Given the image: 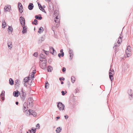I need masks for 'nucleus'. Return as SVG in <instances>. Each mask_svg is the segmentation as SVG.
Masks as SVG:
<instances>
[{
    "label": "nucleus",
    "instance_id": "4be33fe9",
    "mask_svg": "<svg viewBox=\"0 0 133 133\" xmlns=\"http://www.w3.org/2000/svg\"><path fill=\"white\" fill-rule=\"evenodd\" d=\"M30 111H31V115H32L34 117L35 116L37 115V113L35 111L31 110H30Z\"/></svg>",
    "mask_w": 133,
    "mask_h": 133
},
{
    "label": "nucleus",
    "instance_id": "0e129e2a",
    "mask_svg": "<svg viewBox=\"0 0 133 133\" xmlns=\"http://www.w3.org/2000/svg\"><path fill=\"white\" fill-rule=\"evenodd\" d=\"M24 86H25L26 87L27 86V85H26V83H24Z\"/></svg>",
    "mask_w": 133,
    "mask_h": 133
},
{
    "label": "nucleus",
    "instance_id": "a878e982",
    "mask_svg": "<svg viewBox=\"0 0 133 133\" xmlns=\"http://www.w3.org/2000/svg\"><path fill=\"white\" fill-rule=\"evenodd\" d=\"M3 21H4L3 22L2 21V27L3 28H4L6 26V23L4 20H3Z\"/></svg>",
    "mask_w": 133,
    "mask_h": 133
},
{
    "label": "nucleus",
    "instance_id": "ddd939ff",
    "mask_svg": "<svg viewBox=\"0 0 133 133\" xmlns=\"http://www.w3.org/2000/svg\"><path fill=\"white\" fill-rule=\"evenodd\" d=\"M60 21V19H59L58 18V15H57V16L55 17V22L57 23H58L57 24L56 26L58 27L59 26V25L58 24L59 23Z\"/></svg>",
    "mask_w": 133,
    "mask_h": 133
},
{
    "label": "nucleus",
    "instance_id": "13d9d810",
    "mask_svg": "<svg viewBox=\"0 0 133 133\" xmlns=\"http://www.w3.org/2000/svg\"><path fill=\"white\" fill-rule=\"evenodd\" d=\"M61 53H59L58 54V56L60 58H61Z\"/></svg>",
    "mask_w": 133,
    "mask_h": 133
},
{
    "label": "nucleus",
    "instance_id": "052dcab7",
    "mask_svg": "<svg viewBox=\"0 0 133 133\" xmlns=\"http://www.w3.org/2000/svg\"><path fill=\"white\" fill-rule=\"evenodd\" d=\"M28 131H30L31 133H32V131L31 130H30V129H29L28 130Z\"/></svg>",
    "mask_w": 133,
    "mask_h": 133
},
{
    "label": "nucleus",
    "instance_id": "3c124183",
    "mask_svg": "<svg viewBox=\"0 0 133 133\" xmlns=\"http://www.w3.org/2000/svg\"><path fill=\"white\" fill-rule=\"evenodd\" d=\"M63 79H62V78L61 77H60L59 78V80L60 81H61L62 80L63 81H64L65 80V78H62Z\"/></svg>",
    "mask_w": 133,
    "mask_h": 133
},
{
    "label": "nucleus",
    "instance_id": "f704fd0d",
    "mask_svg": "<svg viewBox=\"0 0 133 133\" xmlns=\"http://www.w3.org/2000/svg\"><path fill=\"white\" fill-rule=\"evenodd\" d=\"M43 51L44 52V53L46 55H49V53L48 51H45L44 49H43Z\"/></svg>",
    "mask_w": 133,
    "mask_h": 133
},
{
    "label": "nucleus",
    "instance_id": "a18cd8bd",
    "mask_svg": "<svg viewBox=\"0 0 133 133\" xmlns=\"http://www.w3.org/2000/svg\"><path fill=\"white\" fill-rule=\"evenodd\" d=\"M75 91H75V93H77L79 92V90H78L77 88L75 90Z\"/></svg>",
    "mask_w": 133,
    "mask_h": 133
},
{
    "label": "nucleus",
    "instance_id": "c85d7f7f",
    "mask_svg": "<svg viewBox=\"0 0 133 133\" xmlns=\"http://www.w3.org/2000/svg\"><path fill=\"white\" fill-rule=\"evenodd\" d=\"M37 20L36 19L34 20V21L32 22V23L34 24L35 25H36L37 24Z\"/></svg>",
    "mask_w": 133,
    "mask_h": 133
},
{
    "label": "nucleus",
    "instance_id": "5fc2aeb1",
    "mask_svg": "<svg viewBox=\"0 0 133 133\" xmlns=\"http://www.w3.org/2000/svg\"><path fill=\"white\" fill-rule=\"evenodd\" d=\"M60 118V117L59 116H57L56 117V121L58 119H59Z\"/></svg>",
    "mask_w": 133,
    "mask_h": 133
},
{
    "label": "nucleus",
    "instance_id": "0eeeda50",
    "mask_svg": "<svg viewBox=\"0 0 133 133\" xmlns=\"http://www.w3.org/2000/svg\"><path fill=\"white\" fill-rule=\"evenodd\" d=\"M21 94L20 95L22 101H24L25 98L26 94L23 91V89L21 90Z\"/></svg>",
    "mask_w": 133,
    "mask_h": 133
},
{
    "label": "nucleus",
    "instance_id": "1a4fd4ad",
    "mask_svg": "<svg viewBox=\"0 0 133 133\" xmlns=\"http://www.w3.org/2000/svg\"><path fill=\"white\" fill-rule=\"evenodd\" d=\"M19 21L22 26H23V25H25V20L24 18L22 16L20 17L19 18Z\"/></svg>",
    "mask_w": 133,
    "mask_h": 133
},
{
    "label": "nucleus",
    "instance_id": "7ed1b4c3",
    "mask_svg": "<svg viewBox=\"0 0 133 133\" xmlns=\"http://www.w3.org/2000/svg\"><path fill=\"white\" fill-rule=\"evenodd\" d=\"M57 107L60 110H64L65 106L61 102L57 103Z\"/></svg>",
    "mask_w": 133,
    "mask_h": 133
},
{
    "label": "nucleus",
    "instance_id": "a211bd4d",
    "mask_svg": "<svg viewBox=\"0 0 133 133\" xmlns=\"http://www.w3.org/2000/svg\"><path fill=\"white\" fill-rule=\"evenodd\" d=\"M34 6L33 3H30L28 6V8L30 10H32L34 8Z\"/></svg>",
    "mask_w": 133,
    "mask_h": 133
},
{
    "label": "nucleus",
    "instance_id": "b1692460",
    "mask_svg": "<svg viewBox=\"0 0 133 133\" xmlns=\"http://www.w3.org/2000/svg\"><path fill=\"white\" fill-rule=\"evenodd\" d=\"M9 83L11 85H12L14 84V81L11 78H10L9 79Z\"/></svg>",
    "mask_w": 133,
    "mask_h": 133
},
{
    "label": "nucleus",
    "instance_id": "6e6552de",
    "mask_svg": "<svg viewBox=\"0 0 133 133\" xmlns=\"http://www.w3.org/2000/svg\"><path fill=\"white\" fill-rule=\"evenodd\" d=\"M128 94L129 95V98L130 100H131L132 98L133 91L132 90L130 89L128 91Z\"/></svg>",
    "mask_w": 133,
    "mask_h": 133
},
{
    "label": "nucleus",
    "instance_id": "58836bf2",
    "mask_svg": "<svg viewBox=\"0 0 133 133\" xmlns=\"http://www.w3.org/2000/svg\"><path fill=\"white\" fill-rule=\"evenodd\" d=\"M31 111H30V110H28L27 112V114H29V115H31Z\"/></svg>",
    "mask_w": 133,
    "mask_h": 133
},
{
    "label": "nucleus",
    "instance_id": "dca6fc26",
    "mask_svg": "<svg viewBox=\"0 0 133 133\" xmlns=\"http://www.w3.org/2000/svg\"><path fill=\"white\" fill-rule=\"evenodd\" d=\"M44 60H46L45 56H44L42 54H41L40 55V61H42Z\"/></svg>",
    "mask_w": 133,
    "mask_h": 133
},
{
    "label": "nucleus",
    "instance_id": "c03bdc74",
    "mask_svg": "<svg viewBox=\"0 0 133 133\" xmlns=\"http://www.w3.org/2000/svg\"><path fill=\"white\" fill-rule=\"evenodd\" d=\"M73 54L70 55L69 56L70 57V60H71L72 59L73 57Z\"/></svg>",
    "mask_w": 133,
    "mask_h": 133
},
{
    "label": "nucleus",
    "instance_id": "20e7f679",
    "mask_svg": "<svg viewBox=\"0 0 133 133\" xmlns=\"http://www.w3.org/2000/svg\"><path fill=\"white\" fill-rule=\"evenodd\" d=\"M131 51L132 49L131 48L130 46H128L125 51V52L126 54L127 57H129L130 56V52Z\"/></svg>",
    "mask_w": 133,
    "mask_h": 133
},
{
    "label": "nucleus",
    "instance_id": "69168bd1",
    "mask_svg": "<svg viewBox=\"0 0 133 133\" xmlns=\"http://www.w3.org/2000/svg\"><path fill=\"white\" fill-rule=\"evenodd\" d=\"M61 84H63L64 83V82L63 81H62L61 83Z\"/></svg>",
    "mask_w": 133,
    "mask_h": 133
},
{
    "label": "nucleus",
    "instance_id": "2f4dec72",
    "mask_svg": "<svg viewBox=\"0 0 133 133\" xmlns=\"http://www.w3.org/2000/svg\"><path fill=\"white\" fill-rule=\"evenodd\" d=\"M69 54L70 55L73 54V50L70 48H69Z\"/></svg>",
    "mask_w": 133,
    "mask_h": 133
},
{
    "label": "nucleus",
    "instance_id": "e433bc0d",
    "mask_svg": "<svg viewBox=\"0 0 133 133\" xmlns=\"http://www.w3.org/2000/svg\"><path fill=\"white\" fill-rule=\"evenodd\" d=\"M31 130L32 131V133H35L36 132V128H35V129H33V128H32L31 129Z\"/></svg>",
    "mask_w": 133,
    "mask_h": 133
},
{
    "label": "nucleus",
    "instance_id": "774afa93",
    "mask_svg": "<svg viewBox=\"0 0 133 133\" xmlns=\"http://www.w3.org/2000/svg\"><path fill=\"white\" fill-rule=\"evenodd\" d=\"M51 59H49V61H50V62H51Z\"/></svg>",
    "mask_w": 133,
    "mask_h": 133
},
{
    "label": "nucleus",
    "instance_id": "473e14b6",
    "mask_svg": "<svg viewBox=\"0 0 133 133\" xmlns=\"http://www.w3.org/2000/svg\"><path fill=\"white\" fill-rule=\"evenodd\" d=\"M8 30L10 31H11L12 32L13 31V28L11 27L10 26H9V27L8 28Z\"/></svg>",
    "mask_w": 133,
    "mask_h": 133
},
{
    "label": "nucleus",
    "instance_id": "09e8293b",
    "mask_svg": "<svg viewBox=\"0 0 133 133\" xmlns=\"http://www.w3.org/2000/svg\"><path fill=\"white\" fill-rule=\"evenodd\" d=\"M66 71V68L65 67H63L62 68V71L63 72L65 71Z\"/></svg>",
    "mask_w": 133,
    "mask_h": 133
},
{
    "label": "nucleus",
    "instance_id": "49530a36",
    "mask_svg": "<svg viewBox=\"0 0 133 133\" xmlns=\"http://www.w3.org/2000/svg\"><path fill=\"white\" fill-rule=\"evenodd\" d=\"M38 55L37 52H35L34 53V56L35 57H36Z\"/></svg>",
    "mask_w": 133,
    "mask_h": 133
},
{
    "label": "nucleus",
    "instance_id": "ea45409f",
    "mask_svg": "<svg viewBox=\"0 0 133 133\" xmlns=\"http://www.w3.org/2000/svg\"><path fill=\"white\" fill-rule=\"evenodd\" d=\"M18 8H20V7H22V6L21 4V3H20L19 2L18 3Z\"/></svg>",
    "mask_w": 133,
    "mask_h": 133
},
{
    "label": "nucleus",
    "instance_id": "6ab92c4d",
    "mask_svg": "<svg viewBox=\"0 0 133 133\" xmlns=\"http://www.w3.org/2000/svg\"><path fill=\"white\" fill-rule=\"evenodd\" d=\"M10 49H11L12 47V42L11 41H9L7 43Z\"/></svg>",
    "mask_w": 133,
    "mask_h": 133
},
{
    "label": "nucleus",
    "instance_id": "8fccbe9b",
    "mask_svg": "<svg viewBox=\"0 0 133 133\" xmlns=\"http://www.w3.org/2000/svg\"><path fill=\"white\" fill-rule=\"evenodd\" d=\"M15 87L16 88H18L19 87V86L20 85H18V84H15Z\"/></svg>",
    "mask_w": 133,
    "mask_h": 133
},
{
    "label": "nucleus",
    "instance_id": "cd10ccee",
    "mask_svg": "<svg viewBox=\"0 0 133 133\" xmlns=\"http://www.w3.org/2000/svg\"><path fill=\"white\" fill-rule=\"evenodd\" d=\"M49 84L48 83V81H46L45 82V88L46 89H48L49 88Z\"/></svg>",
    "mask_w": 133,
    "mask_h": 133
},
{
    "label": "nucleus",
    "instance_id": "7c9ffc66",
    "mask_svg": "<svg viewBox=\"0 0 133 133\" xmlns=\"http://www.w3.org/2000/svg\"><path fill=\"white\" fill-rule=\"evenodd\" d=\"M19 12L21 13H22L23 12V7L19 8Z\"/></svg>",
    "mask_w": 133,
    "mask_h": 133
},
{
    "label": "nucleus",
    "instance_id": "a19ab883",
    "mask_svg": "<svg viewBox=\"0 0 133 133\" xmlns=\"http://www.w3.org/2000/svg\"><path fill=\"white\" fill-rule=\"evenodd\" d=\"M40 127V125L38 123L36 125V127L37 129L38 128L39 129Z\"/></svg>",
    "mask_w": 133,
    "mask_h": 133
},
{
    "label": "nucleus",
    "instance_id": "603ef678",
    "mask_svg": "<svg viewBox=\"0 0 133 133\" xmlns=\"http://www.w3.org/2000/svg\"><path fill=\"white\" fill-rule=\"evenodd\" d=\"M42 42V41H41V39H39L38 40V43H41Z\"/></svg>",
    "mask_w": 133,
    "mask_h": 133
},
{
    "label": "nucleus",
    "instance_id": "4c0bfd02",
    "mask_svg": "<svg viewBox=\"0 0 133 133\" xmlns=\"http://www.w3.org/2000/svg\"><path fill=\"white\" fill-rule=\"evenodd\" d=\"M40 9L43 12H45V13H46V12H45V10H44V9L43 8L42 6V7L41 8V9Z\"/></svg>",
    "mask_w": 133,
    "mask_h": 133
},
{
    "label": "nucleus",
    "instance_id": "423d86ee",
    "mask_svg": "<svg viewBox=\"0 0 133 133\" xmlns=\"http://www.w3.org/2000/svg\"><path fill=\"white\" fill-rule=\"evenodd\" d=\"M109 78L111 81L113 80V75L114 74V71L113 69L111 70V69H110V71L109 72Z\"/></svg>",
    "mask_w": 133,
    "mask_h": 133
},
{
    "label": "nucleus",
    "instance_id": "39448f33",
    "mask_svg": "<svg viewBox=\"0 0 133 133\" xmlns=\"http://www.w3.org/2000/svg\"><path fill=\"white\" fill-rule=\"evenodd\" d=\"M122 34V32L120 34V36L118 39V40L117 42V43H115V46L114 47V48L115 46H119L121 43L122 41V38L123 37V36H121V35Z\"/></svg>",
    "mask_w": 133,
    "mask_h": 133
},
{
    "label": "nucleus",
    "instance_id": "f3484780",
    "mask_svg": "<svg viewBox=\"0 0 133 133\" xmlns=\"http://www.w3.org/2000/svg\"><path fill=\"white\" fill-rule=\"evenodd\" d=\"M30 77L29 76H28V77H26L24 78L23 79V83H26L28 82V81L30 79Z\"/></svg>",
    "mask_w": 133,
    "mask_h": 133
},
{
    "label": "nucleus",
    "instance_id": "f03ea898",
    "mask_svg": "<svg viewBox=\"0 0 133 133\" xmlns=\"http://www.w3.org/2000/svg\"><path fill=\"white\" fill-rule=\"evenodd\" d=\"M47 61L44 60L42 61H39V65L40 67L43 69H45L46 67Z\"/></svg>",
    "mask_w": 133,
    "mask_h": 133
},
{
    "label": "nucleus",
    "instance_id": "bb28decb",
    "mask_svg": "<svg viewBox=\"0 0 133 133\" xmlns=\"http://www.w3.org/2000/svg\"><path fill=\"white\" fill-rule=\"evenodd\" d=\"M53 68L52 67L50 66H48V68L47 69L48 71V72H51Z\"/></svg>",
    "mask_w": 133,
    "mask_h": 133
},
{
    "label": "nucleus",
    "instance_id": "bf43d9fd",
    "mask_svg": "<svg viewBox=\"0 0 133 133\" xmlns=\"http://www.w3.org/2000/svg\"><path fill=\"white\" fill-rule=\"evenodd\" d=\"M60 52L61 53L63 52V49H61L60 50Z\"/></svg>",
    "mask_w": 133,
    "mask_h": 133
},
{
    "label": "nucleus",
    "instance_id": "9b49d317",
    "mask_svg": "<svg viewBox=\"0 0 133 133\" xmlns=\"http://www.w3.org/2000/svg\"><path fill=\"white\" fill-rule=\"evenodd\" d=\"M5 11H9L11 9V7L10 5H6L4 9Z\"/></svg>",
    "mask_w": 133,
    "mask_h": 133
},
{
    "label": "nucleus",
    "instance_id": "5701e85b",
    "mask_svg": "<svg viewBox=\"0 0 133 133\" xmlns=\"http://www.w3.org/2000/svg\"><path fill=\"white\" fill-rule=\"evenodd\" d=\"M62 129L61 127L57 128L56 130V132L57 133H59L61 131Z\"/></svg>",
    "mask_w": 133,
    "mask_h": 133
},
{
    "label": "nucleus",
    "instance_id": "864d4df0",
    "mask_svg": "<svg viewBox=\"0 0 133 133\" xmlns=\"http://www.w3.org/2000/svg\"><path fill=\"white\" fill-rule=\"evenodd\" d=\"M64 117L65 119H67L68 118V116L67 115L64 116Z\"/></svg>",
    "mask_w": 133,
    "mask_h": 133
},
{
    "label": "nucleus",
    "instance_id": "e2e57ef3",
    "mask_svg": "<svg viewBox=\"0 0 133 133\" xmlns=\"http://www.w3.org/2000/svg\"><path fill=\"white\" fill-rule=\"evenodd\" d=\"M34 75H33V76H32V75L31 76V77L32 78H34Z\"/></svg>",
    "mask_w": 133,
    "mask_h": 133
},
{
    "label": "nucleus",
    "instance_id": "6e6d98bb",
    "mask_svg": "<svg viewBox=\"0 0 133 133\" xmlns=\"http://www.w3.org/2000/svg\"><path fill=\"white\" fill-rule=\"evenodd\" d=\"M61 56L62 57H63L64 55V52H63L61 53Z\"/></svg>",
    "mask_w": 133,
    "mask_h": 133
},
{
    "label": "nucleus",
    "instance_id": "2eb2a0df",
    "mask_svg": "<svg viewBox=\"0 0 133 133\" xmlns=\"http://www.w3.org/2000/svg\"><path fill=\"white\" fill-rule=\"evenodd\" d=\"M5 92L4 91H2L0 95L1 98L3 101H4L5 99Z\"/></svg>",
    "mask_w": 133,
    "mask_h": 133
},
{
    "label": "nucleus",
    "instance_id": "79ce46f5",
    "mask_svg": "<svg viewBox=\"0 0 133 133\" xmlns=\"http://www.w3.org/2000/svg\"><path fill=\"white\" fill-rule=\"evenodd\" d=\"M44 36H42L41 37V41H42H42H44L45 40V38H44V37H43Z\"/></svg>",
    "mask_w": 133,
    "mask_h": 133
},
{
    "label": "nucleus",
    "instance_id": "4468645a",
    "mask_svg": "<svg viewBox=\"0 0 133 133\" xmlns=\"http://www.w3.org/2000/svg\"><path fill=\"white\" fill-rule=\"evenodd\" d=\"M20 94V93L19 91L18 90H16L14 92L13 95L14 97H17Z\"/></svg>",
    "mask_w": 133,
    "mask_h": 133
},
{
    "label": "nucleus",
    "instance_id": "c9c22d12",
    "mask_svg": "<svg viewBox=\"0 0 133 133\" xmlns=\"http://www.w3.org/2000/svg\"><path fill=\"white\" fill-rule=\"evenodd\" d=\"M65 93L64 91H61V93H62V95H65V94L67 93V92L66 91H65Z\"/></svg>",
    "mask_w": 133,
    "mask_h": 133
},
{
    "label": "nucleus",
    "instance_id": "f8f14e48",
    "mask_svg": "<svg viewBox=\"0 0 133 133\" xmlns=\"http://www.w3.org/2000/svg\"><path fill=\"white\" fill-rule=\"evenodd\" d=\"M23 28V30L22 31V32L23 34H24V33H26L27 32V28L26 26H25V25L22 26Z\"/></svg>",
    "mask_w": 133,
    "mask_h": 133
},
{
    "label": "nucleus",
    "instance_id": "de8ad7c7",
    "mask_svg": "<svg viewBox=\"0 0 133 133\" xmlns=\"http://www.w3.org/2000/svg\"><path fill=\"white\" fill-rule=\"evenodd\" d=\"M36 73V70H34L32 72V73H33L32 75L34 76Z\"/></svg>",
    "mask_w": 133,
    "mask_h": 133
},
{
    "label": "nucleus",
    "instance_id": "338daca9",
    "mask_svg": "<svg viewBox=\"0 0 133 133\" xmlns=\"http://www.w3.org/2000/svg\"><path fill=\"white\" fill-rule=\"evenodd\" d=\"M46 1H47L48 2H49L51 1V0H46Z\"/></svg>",
    "mask_w": 133,
    "mask_h": 133
},
{
    "label": "nucleus",
    "instance_id": "f257e3e1",
    "mask_svg": "<svg viewBox=\"0 0 133 133\" xmlns=\"http://www.w3.org/2000/svg\"><path fill=\"white\" fill-rule=\"evenodd\" d=\"M33 100L32 98L30 97L28 98V102L27 103L25 102L23 105L24 111H26L29 108V107H32L33 105Z\"/></svg>",
    "mask_w": 133,
    "mask_h": 133
},
{
    "label": "nucleus",
    "instance_id": "9d476101",
    "mask_svg": "<svg viewBox=\"0 0 133 133\" xmlns=\"http://www.w3.org/2000/svg\"><path fill=\"white\" fill-rule=\"evenodd\" d=\"M50 53L53 55H56V52L53 47H50Z\"/></svg>",
    "mask_w": 133,
    "mask_h": 133
},
{
    "label": "nucleus",
    "instance_id": "412c9836",
    "mask_svg": "<svg viewBox=\"0 0 133 133\" xmlns=\"http://www.w3.org/2000/svg\"><path fill=\"white\" fill-rule=\"evenodd\" d=\"M35 18L36 19L38 20H41L42 18V17L41 16V15L40 14L39 15H36L35 16Z\"/></svg>",
    "mask_w": 133,
    "mask_h": 133
},
{
    "label": "nucleus",
    "instance_id": "aec40b11",
    "mask_svg": "<svg viewBox=\"0 0 133 133\" xmlns=\"http://www.w3.org/2000/svg\"><path fill=\"white\" fill-rule=\"evenodd\" d=\"M44 30V29H43V27L41 26L39 28V30L38 31V33L40 34L42 33Z\"/></svg>",
    "mask_w": 133,
    "mask_h": 133
},
{
    "label": "nucleus",
    "instance_id": "4d7b16f0",
    "mask_svg": "<svg viewBox=\"0 0 133 133\" xmlns=\"http://www.w3.org/2000/svg\"><path fill=\"white\" fill-rule=\"evenodd\" d=\"M116 47V46H115ZM115 53H116V52L118 51V50L117 49V48H116V47L115 48Z\"/></svg>",
    "mask_w": 133,
    "mask_h": 133
},
{
    "label": "nucleus",
    "instance_id": "680f3d73",
    "mask_svg": "<svg viewBox=\"0 0 133 133\" xmlns=\"http://www.w3.org/2000/svg\"><path fill=\"white\" fill-rule=\"evenodd\" d=\"M15 103L17 105H18V102H16Z\"/></svg>",
    "mask_w": 133,
    "mask_h": 133
},
{
    "label": "nucleus",
    "instance_id": "37998d69",
    "mask_svg": "<svg viewBox=\"0 0 133 133\" xmlns=\"http://www.w3.org/2000/svg\"><path fill=\"white\" fill-rule=\"evenodd\" d=\"M37 4H38V6H39V8L40 9H41V8L42 7V6L41 5L39 2H38Z\"/></svg>",
    "mask_w": 133,
    "mask_h": 133
},
{
    "label": "nucleus",
    "instance_id": "72a5a7b5",
    "mask_svg": "<svg viewBox=\"0 0 133 133\" xmlns=\"http://www.w3.org/2000/svg\"><path fill=\"white\" fill-rule=\"evenodd\" d=\"M54 15L56 16H57V15L59 16V15L58 13V11L57 10L55 11L54 12Z\"/></svg>",
    "mask_w": 133,
    "mask_h": 133
},
{
    "label": "nucleus",
    "instance_id": "c756f323",
    "mask_svg": "<svg viewBox=\"0 0 133 133\" xmlns=\"http://www.w3.org/2000/svg\"><path fill=\"white\" fill-rule=\"evenodd\" d=\"M71 82L74 83L75 81V78L74 76H72L71 77Z\"/></svg>",
    "mask_w": 133,
    "mask_h": 133
},
{
    "label": "nucleus",
    "instance_id": "393cba45",
    "mask_svg": "<svg viewBox=\"0 0 133 133\" xmlns=\"http://www.w3.org/2000/svg\"><path fill=\"white\" fill-rule=\"evenodd\" d=\"M20 83L21 82L18 79L16 80L15 81V84H18V85H20Z\"/></svg>",
    "mask_w": 133,
    "mask_h": 133
}]
</instances>
